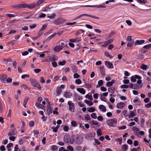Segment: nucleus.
<instances>
[{
    "instance_id": "obj_1",
    "label": "nucleus",
    "mask_w": 151,
    "mask_h": 151,
    "mask_svg": "<svg viewBox=\"0 0 151 151\" xmlns=\"http://www.w3.org/2000/svg\"><path fill=\"white\" fill-rule=\"evenodd\" d=\"M30 81L31 84L32 86L37 88L39 89H41V87L40 84L36 81V80L31 78L30 79Z\"/></svg>"
},
{
    "instance_id": "obj_2",
    "label": "nucleus",
    "mask_w": 151,
    "mask_h": 151,
    "mask_svg": "<svg viewBox=\"0 0 151 151\" xmlns=\"http://www.w3.org/2000/svg\"><path fill=\"white\" fill-rule=\"evenodd\" d=\"M106 123L108 126L114 127L117 123V119L116 118L109 119L106 121Z\"/></svg>"
},
{
    "instance_id": "obj_3",
    "label": "nucleus",
    "mask_w": 151,
    "mask_h": 151,
    "mask_svg": "<svg viewBox=\"0 0 151 151\" xmlns=\"http://www.w3.org/2000/svg\"><path fill=\"white\" fill-rule=\"evenodd\" d=\"M66 22V20L62 18H59L54 20L53 23L56 25H59L63 24Z\"/></svg>"
},
{
    "instance_id": "obj_4",
    "label": "nucleus",
    "mask_w": 151,
    "mask_h": 151,
    "mask_svg": "<svg viewBox=\"0 0 151 151\" xmlns=\"http://www.w3.org/2000/svg\"><path fill=\"white\" fill-rule=\"evenodd\" d=\"M68 104L69 105V109L70 111L72 112H74L75 108L74 104L72 103V101H70L68 102Z\"/></svg>"
},
{
    "instance_id": "obj_5",
    "label": "nucleus",
    "mask_w": 151,
    "mask_h": 151,
    "mask_svg": "<svg viewBox=\"0 0 151 151\" xmlns=\"http://www.w3.org/2000/svg\"><path fill=\"white\" fill-rule=\"evenodd\" d=\"M95 133L92 132L84 135L85 138L88 140L91 139L94 137Z\"/></svg>"
},
{
    "instance_id": "obj_6",
    "label": "nucleus",
    "mask_w": 151,
    "mask_h": 151,
    "mask_svg": "<svg viewBox=\"0 0 151 151\" xmlns=\"http://www.w3.org/2000/svg\"><path fill=\"white\" fill-rule=\"evenodd\" d=\"M7 75L6 74H2L0 76V79L1 82L4 83H6Z\"/></svg>"
},
{
    "instance_id": "obj_7",
    "label": "nucleus",
    "mask_w": 151,
    "mask_h": 151,
    "mask_svg": "<svg viewBox=\"0 0 151 151\" xmlns=\"http://www.w3.org/2000/svg\"><path fill=\"white\" fill-rule=\"evenodd\" d=\"M49 61L50 62L55 61L58 60V57L55 55H52L49 56Z\"/></svg>"
},
{
    "instance_id": "obj_8",
    "label": "nucleus",
    "mask_w": 151,
    "mask_h": 151,
    "mask_svg": "<svg viewBox=\"0 0 151 151\" xmlns=\"http://www.w3.org/2000/svg\"><path fill=\"white\" fill-rule=\"evenodd\" d=\"M84 7H96L98 8H106V6L102 5H85L84 6H83Z\"/></svg>"
},
{
    "instance_id": "obj_9",
    "label": "nucleus",
    "mask_w": 151,
    "mask_h": 151,
    "mask_svg": "<svg viewBox=\"0 0 151 151\" xmlns=\"http://www.w3.org/2000/svg\"><path fill=\"white\" fill-rule=\"evenodd\" d=\"M70 137L68 134H65L63 137V141L64 142L66 143H69L70 139Z\"/></svg>"
},
{
    "instance_id": "obj_10",
    "label": "nucleus",
    "mask_w": 151,
    "mask_h": 151,
    "mask_svg": "<svg viewBox=\"0 0 151 151\" xmlns=\"http://www.w3.org/2000/svg\"><path fill=\"white\" fill-rule=\"evenodd\" d=\"M83 142V139L82 137H77L76 140V143L78 145H81Z\"/></svg>"
},
{
    "instance_id": "obj_11",
    "label": "nucleus",
    "mask_w": 151,
    "mask_h": 151,
    "mask_svg": "<svg viewBox=\"0 0 151 151\" xmlns=\"http://www.w3.org/2000/svg\"><path fill=\"white\" fill-rule=\"evenodd\" d=\"M105 64L109 68H114L112 63L109 61H106Z\"/></svg>"
},
{
    "instance_id": "obj_12",
    "label": "nucleus",
    "mask_w": 151,
    "mask_h": 151,
    "mask_svg": "<svg viewBox=\"0 0 151 151\" xmlns=\"http://www.w3.org/2000/svg\"><path fill=\"white\" fill-rule=\"evenodd\" d=\"M61 41H60L59 42V43L60 44V47H61V48L63 49L64 48V50L65 49L68 47V45L67 44L64 43L63 42H61L60 43Z\"/></svg>"
},
{
    "instance_id": "obj_13",
    "label": "nucleus",
    "mask_w": 151,
    "mask_h": 151,
    "mask_svg": "<svg viewBox=\"0 0 151 151\" xmlns=\"http://www.w3.org/2000/svg\"><path fill=\"white\" fill-rule=\"evenodd\" d=\"M145 42L144 40H137L134 43V45L135 46L137 45H141Z\"/></svg>"
},
{
    "instance_id": "obj_14",
    "label": "nucleus",
    "mask_w": 151,
    "mask_h": 151,
    "mask_svg": "<svg viewBox=\"0 0 151 151\" xmlns=\"http://www.w3.org/2000/svg\"><path fill=\"white\" fill-rule=\"evenodd\" d=\"M72 96V93L70 91L65 92L64 94V96L67 98H70Z\"/></svg>"
},
{
    "instance_id": "obj_15",
    "label": "nucleus",
    "mask_w": 151,
    "mask_h": 151,
    "mask_svg": "<svg viewBox=\"0 0 151 151\" xmlns=\"http://www.w3.org/2000/svg\"><path fill=\"white\" fill-rule=\"evenodd\" d=\"M17 133V130L16 129H14L13 130H11V131L9 132L8 134V135L9 136L14 135Z\"/></svg>"
},
{
    "instance_id": "obj_16",
    "label": "nucleus",
    "mask_w": 151,
    "mask_h": 151,
    "mask_svg": "<svg viewBox=\"0 0 151 151\" xmlns=\"http://www.w3.org/2000/svg\"><path fill=\"white\" fill-rule=\"evenodd\" d=\"M100 70L101 74L102 76H104L105 75V70L104 66L102 65L100 67Z\"/></svg>"
},
{
    "instance_id": "obj_17",
    "label": "nucleus",
    "mask_w": 151,
    "mask_h": 151,
    "mask_svg": "<svg viewBox=\"0 0 151 151\" xmlns=\"http://www.w3.org/2000/svg\"><path fill=\"white\" fill-rule=\"evenodd\" d=\"M129 112L130 114L128 116L129 118H132L136 116V111L135 110L134 111H130Z\"/></svg>"
},
{
    "instance_id": "obj_18",
    "label": "nucleus",
    "mask_w": 151,
    "mask_h": 151,
    "mask_svg": "<svg viewBox=\"0 0 151 151\" xmlns=\"http://www.w3.org/2000/svg\"><path fill=\"white\" fill-rule=\"evenodd\" d=\"M124 106V104L122 102H121L118 103L116 105L117 108L119 109H122L123 108Z\"/></svg>"
},
{
    "instance_id": "obj_19",
    "label": "nucleus",
    "mask_w": 151,
    "mask_h": 151,
    "mask_svg": "<svg viewBox=\"0 0 151 151\" xmlns=\"http://www.w3.org/2000/svg\"><path fill=\"white\" fill-rule=\"evenodd\" d=\"M77 91L83 95L84 94L86 93L85 90L82 88H78L77 89Z\"/></svg>"
},
{
    "instance_id": "obj_20",
    "label": "nucleus",
    "mask_w": 151,
    "mask_h": 151,
    "mask_svg": "<svg viewBox=\"0 0 151 151\" xmlns=\"http://www.w3.org/2000/svg\"><path fill=\"white\" fill-rule=\"evenodd\" d=\"M62 49H63L61 48V47H60L59 45H58L56 46L54 48L53 50L55 52H59Z\"/></svg>"
},
{
    "instance_id": "obj_21",
    "label": "nucleus",
    "mask_w": 151,
    "mask_h": 151,
    "mask_svg": "<svg viewBox=\"0 0 151 151\" xmlns=\"http://www.w3.org/2000/svg\"><path fill=\"white\" fill-rule=\"evenodd\" d=\"M99 109L102 112H105L106 111V108L103 105H100L99 106Z\"/></svg>"
},
{
    "instance_id": "obj_22",
    "label": "nucleus",
    "mask_w": 151,
    "mask_h": 151,
    "mask_svg": "<svg viewBox=\"0 0 151 151\" xmlns=\"http://www.w3.org/2000/svg\"><path fill=\"white\" fill-rule=\"evenodd\" d=\"M142 86L137 84V83H135L134 84L133 89H137L140 88H142Z\"/></svg>"
},
{
    "instance_id": "obj_23",
    "label": "nucleus",
    "mask_w": 151,
    "mask_h": 151,
    "mask_svg": "<svg viewBox=\"0 0 151 151\" xmlns=\"http://www.w3.org/2000/svg\"><path fill=\"white\" fill-rule=\"evenodd\" d=\"M37 6L35 3L34 2L29 5H28V8L29 9H32L34 8L35 7Z\"/></svg>"
},
{
    "instance_id": "obj_24",
    "label": "nucleus",
    "mask_w": 151,
    "mask_h": 151,
    "mask_svg": "<svg viewBox=\"0 0 151 151\" xmlns=\"http://www.w3.org/2000/svg\"><path fill=\"white\" fill-rule=\"evenodd\" d=\"M115 80H112L111 81L107 82L106 84V86L107 87L111 86L114 83Z\"/></svg>"
},
{
    "instance_id": "obj_25",
    "label": "nucleus",
    "mask_w": 151,
    "mask_h": 151,
    "mask_svg": "<svg viewBox=\"0 0 151 151\" xmlns=\"http://www.w3.org/2000/svg\"><path fill=\"white\" fill-rule=\"evenodd\" d=\"M11 7L15 9H21V4H14L12 5L11 6Z\"/></svg>"
},
{
    "instance_id": "obj_26",
    "label": "nucleus",
    "mask_w": 151,
    "mask_h": 151,
    "mask_svg": "<svg viewBox=\"0 0 151 151\" xmlns=\"http://www.w3.org/2000/svg\"><path fill=\"white\" fill-rule=\"evenodd\" d=\"M128 148V145L126 144H124L121 146V148L122 151H126Z\"/></svg>"
},
{
    "instance_id": "obj_27",
    "label": "nucleus",
    "mask_w": 151,
    "mask_h": 151,
    "mask_svg": "<svg viewBox=\"0 0 151 151\" xmlns=\"http://www.w3.org/2000/svg\"><path fill=\"white\" fill-rule=\"evenodd\" d=\"M72 70L73 73H76L77 72L78 70L75 65H73L72 66Z\"/></svg>"
},
{
    "instance_id": "obj_28",
    "label": "nucleus",
    "mask_w": 151,
    "mask_h": 151,
    "mask_svg": "<svg viewBox=\"0 0 151 151\" xmlns=\"http://www.w3.org/2000/svg\"><path fill=\"white\" fill-rule=\"evenodd\" d=\"M85 103L87 104L89 106H91L93 104V102L92 101H90L87 100H85L84 101Z\"/></svg>"
},
{
    "instance_id": "obj_29",
    "label": "nucleus",
    "mask_w": 151,
    "mask_h": 151,
    "mask_svg": "<svg viewBox=\"0 0 151 151\" xmlns=\"http://www.w3.org/2000/svg\"><path fill=\"white\" fill-rule=\"evenodd\" d=\"M148 68L147 65L144 64H142L141 67V68L144 70H146L148 69Z\"/></svg>"
},
{
    "instance_id": "obj_30",
    "label": "nucleus",
    "mask_w": 151,
    "mask_h": 151,
    "mask_svg": "<svg viewBox=\"0 0 151 151\" xmlns=\"http://www.w3.org/2000/svg\"><path fill=\"white\" fill-rule=\"evenodd\" d=\"M45 0H39L37 3H35L37 6L41 4Z\"/></svg>"
},
{
    "instance_id": "obj_31",
    "label": "nucleus",
    "mask_w": 151,
    "mask_h": 151,
    "mask_svg": "<svg viewBox=\"0 0 151 151\" xmlns=\"http://www.w3.org/2000/svg\"><path fill=\"white\" fill-rule=\"evenodd\" d=\"M115 88L113 87H110L108 89V91L110 92L111 93H114L115 91Z\"/></svg>"
},
{
    "instance_id": "obj_32",
    "label": "nucleus",
    "mask_w": 151,
    "mask_h": 151,
    "mask_svg": "<svg viewBox=\"0 0 151 151\" xmlns=\"http://www.w3.org/2000/svg\"><path fill=\"white\" fill-rule=\"evenodd\" d=\"M56 91L57 93V96L59 95L60 94L62 91V90L61 89V88H60L59 87H58L56 89Z\"/></svg>"
},
{
    "instance_id": "obj_33",
    "label": "nucleus",
    "mask_w": 151,
    "mask_h": 151,
    "mask_svg": "<svg viewBox=\"0 0 151 151\" xmlns=\"http://www.w3.org/2000/svg\"><path fill=\"white\" fill-rule=\"evenodd\" d=\"M88 111L90 112H92L95 111V108H93V107H91L90 108H87Z\"/></svg>"
},
{
    "instance_id": "obj_34",
    "label": "nucleus",
    "mask_w": 151,
    "mask_h": 151,
    "mask_svg": "<svg viewBox=\"0 0 151 151\" xmlns=\"http://www.w3.org/2000/svg\"><path fill=\"white\" fill-rule=\"evenodd\" d=\"M115 33L114 32H111L110 34H109L106 37V40H108L109 38L111 37H112L114 35Z\"/></svg>"
},
{
    "instance_id": "obj_35",
    "label": "nucleus",
    "mask_w": 151,
    "mask_h": 151,
    "mask_svg": "<svg viewBox=\"0 0 151 151\" xmlns=\"http://www.w3.org/2000/svg\"><path fill=\"white\" fill-rule=\"evenodd\" d=\"M59 126L57 125L56 127H51V129H53V132H58V129L59 128Z\"/></svg>"
},
{
    "instance_id": "obj_36",
    "label": "nucleus",
    "mask_w": 151,
    "mask_h": 151,
    "mask_svg": "<svg viewBox=\"0 0 151 151\" xmlns=\"http://www.w3.org/2000/svg\"><path fill=\"white\" fill-rule=\"evenodd\" d=\"M134 42L133 41H131L128 42L127 44V47H131L133 45Z\"/></svg>"
},
{
    "instance_id": "obj_37",
    "label": "nucleus",
    "mask_w": 151,
    "mask_h": 151,
    "mask_svg": "<svg viewBox=\"0 0 151 151\" xmlns=\"http://www.w3.org/2000/svg\"><path fill=\"white\" fill-rule=\"evenodd\" d=\"M56 16L55 14L54 13H53L51 15L47 16V17L50 18V19H53L55 18Z\"/></svg>"
},
{
    "instance_id": "obj_38",
    "label": "nucleus",
    "mask_w": 151,
    "mask_h": 151,
    "mask_svg": "<svg viewBox=\"0 0 151 151\" xmlns=\"http://www.w3.org/2000/svg\"><path fill=\"white\" fill-rule=\"evenodd\" d=\"M52 109H51V107L50 106H48L47 109V113L49 114H50L52 113Z\"/></svg>"
},
{
    "instance_id": "obj_39",
    "label": "nucleus",
    "mask_w": 151,
    "mask_h": 151,
    "mask_svg": "<svg viewBox=\"0 0 151 151\" xmlns=\"http://www.w3.org/2000/svg\"><path fill=\"white\" fill-rule=\"evenodd\" d=\"M57 33H55L49 36L47 39L48 40H50L52 38L56 35Z\"/></svg>"
},
{
    "instance_id": "obj_40",
    "label": "nucleus",
    "mask_w": 151,
    "mask_h": 151,
    "mask_svg": "<svg viewBox=\"0 0 151 151\" xmlns=\"http://www.w3.org/2000/svg\"><path fill=\"white\" fill-rule=\"evenodd\" d=\"M17 14H16L15 15H14L13 14H6V16L9 17L11 18V17H15L16 16H17Z\"/></svg>"
},
{
    "instance_id": "obj_41",
    "label": "nucleus",
    "mask_w": 151,
    "mask_h": 151,
    "mask_svg": "<svg viewBox=\"0 0 151 151\" xmlns=\"http://www.w3.org/2000/svg\"><path fill=\"white\" fill-rule=\"evenodd\" d=\"M58 148L55 145H53L51 147V150H53L54 151H57L58 150Z\"/></svg>"
},
{
    "instance_id": "obj_42",
    "label": "nucleus",
    "mask_w": 151,
    "mask_h": 151,
    "mask_svg": "<svg viewBox=\"0 0 151 151\" xmlns=\"http://www.w3.org/2000/svg\"><path fill=\"white\" fill-rule=\"evenodd\" d=\"M88 16H89V14H81L79 16H78L76 18V19H78L80 18H81V17H82L84 16L88 17Z\"/></svg>"
},
{
    "instance_id": "obj_43",
    "label": "nucleus",
    "mask_w": 151,
    "mask_h": 151,
    "mask_svg": "<svg viewBox=\"0 0 151 151\" xmlns=\"http://www.w3.org/2000/svg\"><path fill=\"white\" fill-rule=\"evenodd\" d=\"M137 2L140 4H145L147 2V0H137Z\"/></svg>"
},
{
    "instance_id": "obj_44",
    "label": "nucleus",
    "mask_w": 151,
    "mask_h": 151,
    "mask_svg": "<svg viewBox=\"0 0 151 151\" xmlns=\"http://www.w3.org/2000/svg\"><path fill=\"white\" fill-rule=\"evenodd\" d=\"M85 97L86 98L90 100H92L93 99L92 95H89L88 94L85 96Z\"/></svg>"
},
{
    "instance_id": "obj_45",
    "label": "nucleus",
    "mask_w": 151,
    "mask_h": 151,
    "mask_svg": "<svg viewBox=\"0 0 151 151\" xmlns=\"http://www.w3.org/2000/svg\"><path fill=\"white\" fill-rule=\"evenodd\" d=\"M84 118L87 120H89L91 119V117L88 114H86L84 116Z\"/></svg>"
},
{
    "instance_id": "obj_46",
    "label": "nucleus",
    "mask_w": 151,
    "mask_h": 151,
    "mask_svg": "<svg viewBox=\"0 0 151 151\" xmlns=\"http://www.w3.org/2000/svg\"><path fill=\"white\" fill-rule=\"evenodd\" d=\"M96 133L97 135L99 136H101L102 135L101 129H99L97 130Z\"/></svg>"
},
{
    "instance_id": "obj_47",
    "label": "nucleus",
    "mask_w": 151,
    "mask_h": 151,
    "mask_svg": "<svg viewBox=\"0 0 151 151\" xmlns=\"http://www.w3.org/2000/svg\"><path fill=\"white\" fill-rule=\"evenodd\" d=\"M71 125L74 127H76L77 126V124L75 121H72L71 122Z\"/></svg>"
},
{
    "instance_id": "obj_48",
    "label": "nucleus",
    "mask_w": 151,
    "mask_h": 151,
    "mask_svg": "<svg viewBox=\"0 0 151 151\" xmlns=\"http://www.w3.org/2000/svg\"><path fill=\"white\" fill-rule=\"evenodd\" d=\"M103 43V44L101 46L104 47H106L109 44L107 41H104Z\"/></svg>"
},
{
    "instance_id": "obj_49",
    "label": "nucleus",
    "mask_w": 151,
    "mask_h": 151,
    "mask_svg": "<svg viewBox=\"0 0 151 151\" xmlns=\"http://www.w3.org/2000/svg\"><path fill=\"white\" fill-rule=\"evenodd\" d=\"M75 82L76 84L79 85L81 83L82 81L81 79H78L75 80Z\"/></svg>"
},
{
    "instance_id": "obj_50",
    "label": "nucleus",
    "mask_w": 151,
    "mask_h": 151,
    "mask_svg": "<svg viewBox=\"0 0 151 151\" xmlns=\"http://www.w3.org/2000/svg\"><path fill=\"white\" fill-rule=\"evenodd\" d=\"M122 113L124 115L125 117H127L129 115L127 112V111L126 110H124L122 112Z\"/></svg>"
},
{
    "instance_id": "obj_51",
    "label": "nucleus",
    "mask_w": 151,
    "mask_h": 151,
    "mask_svg": "<svg viewBox=\"0 0 151 151\" xmlns=\"http://www.w3.org/2000/svg\"><path fill=\"white\" fill-rule=\"evenodd\" d=\"M91 116L94 119H96L97 118L96 114L95 113H93L91 114Z\"/></svg>"
},
{
    "instance_id": "obj_52",
    "label": "nucleus",
    "mask_w": 151,
    "mask_h": 151,
    "mask_svg": "<svg viewBox=\"0 0 151 151\" xmlns=\"http://www.w3.org/2000/svg\"><path fill=\"white\" fill-rule=\"evenodd\" d=\"M66 62L65 60H63L62 62L60 61L58 62V64L59 65H63L65 64Z\"/></svg>"
},
{
    "instance_id": "obj_53",
    "label": "nucleus",
    "mask_w": 151,
    "mask_h": 151,
    "mask_svg": "<svg viewBox=\"0 0 151 151\" xmlns=\"http://www.w3.org/2000/svg\"><path fill=\"white\" fill-rule=\"evenodd\" d=\"M21 4V9L25 8H28V4H27L24 3Z\"/></svg>"
},
{
    "instance_id": "obj_54",
    "label": "nucleus",
    "mask_w": 151,
    "mask_h": 151,
    "mask_svg": "<svg viewBox=\"0 0 151 151\" xmlns=\"http://www.w3.org/2000/svg\"><path fill=\"white\" fill-rule=\"evenodd\" d=\"M151 47V44H150L145 45L143 46V48L145 49H148Z\"/></svg>"
},
{
    "instance_id": "obj_55",
    "label": "nucleus",
    "mask_w": 151,
    "mask_h": 151,
    "mask_svg": "<svg viewBox=\"0 0 151 151\" xmlns=\"http://www.w3.org/2000/svg\"><path fill=\"white\" fill-rule=\"evenodd\" d=\"M121 88H129V86L125 84H123L120 86Z\"/></svg>"
},
{
    "instance_id": "obj_56",
    "label": "nucleus",
    "mask_w": 151,
    "mask_h": 151,
    "mask_svg": "<svg viewBox=\"0 0 151 151\" xmlns=\"http://www.w3.org/2000/svg\"><path fill=\"white\" fill-rule=\"evenodd\" d=\"M67 149L68 150H69L70 151H73L74 150V149L73 147L70 145L68 146L67 147Z\"/></svg>"
},
{
    "instance_id": "obj_57",
    "label": "nucleus",
    "mask_w": 151,
    "mask_h": 151,
    "mask_svg": "<svg viewBox=\"0 0 151 151\" xmlns=\"http://www.w3.org/2000/svg\"><path fill=\"white\" fill-rule=\"evenodd\" d=\"M85 87L89 89L90 88H91L92 87V84H85Z\"/></svg>"
},
{
    "instance_id": "obj_58",
    "label": "nucleus",
    "mask_w": 151,
    "mask_h": 151,
    "mask_svg": "<svg viewBox=\"0 0 151 151\" xmlns=\"http://www.w3.org/2000/svg\"><path fill=\"white\" fill-rule=\"evenodd\" d=\"M75 73L73 74V77L75 78H78L80 77V75L77 73Z\"/></svg>"
},
{
    "instance_id": "obj_59",
    "label": "nucleus",
    "mask_w": 151,
    "mask_h": 151,
    "mask_svg": "<svg viewBox=\"0 0 151 151\" xmlns=\"http://www.w3.org/2000/svg\"><path fill=\"white\" fill-rule=\"evenodd\" d=\"M47 26V25L46 24L43 25L40 30V31H43L46 28Z\"/></svg>"
},
{
    "instance_id": "obj_60",
    "label": "nucleus",
    "mask_w": 151,
    "mask_h": 151,
    "mask_svg": "<svg viewBox=\"0 0 151 151\" xmlns=\"http://www.w3.org/2000/svg\"><path fill=\"white\" fill-rule=\"evenodd\" d=\"M46 14H45L41 13L40 15L39 16V18H44L46 16Z\"/></svg>"
},
{
    "instance_id": "obj_61",
    "label": "nucleus",
    "mask_w": 151,
    "mask_h": 151,
    "mask_svg": "<svg viewBox=\"0 0 151 151\" xmlns=\"http://www.w3.org/2000/svg\"><path fill=\"white\" fill-rule=\"evenodd\" d=\"M116 140L119 143V144H121L122 142V138H118L116 139Z\"/></svg>"
},
{
    "instance_id": "obj_62",
    "label": "nucleus",
    "mask_w": 151,
    "mask_h": 151,
    "mask_svg": "<svg viewBox=\"0 0 151 151\" xmlns=\"http://www.w3.org/2000/svg\"><path fill=\"white\" fill-rule=\"evenodd\" d=\"M12 79L10 78H9L6 79V83H11L12 82Z\"/></svg>"
},
{
    "instance_id": "obj_63",
    "label": "nucleus",
    "mask_w": 151,
    "mask_h": 151,
    "mask_svg": "<svg viewBox=\"0 0 151 151\" xmlns=\"http://www.w3.org/2000/svg\"><path fill=\"white\" fill-rule=\"evenodd\" d=\"M97 119L99 121H101L103 120V118L101 116H98L97 117Z\"/></svg>"
},
{
    "instance_id": "obj_64",
    "label": "nucleus",
    "mask_w": 151,
    "mask_h": 151,
    "mask_svg": "<svg viewBox=\"0 0 151 151\" xmlns=\"http://www.w3.org/2000/svg\"><path fill=\"white\" fill-rule=\"evenodd\" d=\"M114 47V46L112 44H110L108 47V49L109 50H110L112 49Z\"/></svg>"
}]
</instances>
